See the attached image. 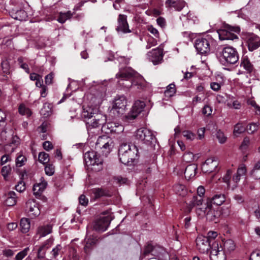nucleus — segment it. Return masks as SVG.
I'll use <instances>...</instances> for the list:
<instances>
[{"mask_svg": "<svg viewBox=\"0 0 260 260\" xmlns=\"http://www.w3.org/2000/svg\"><path fill=\"white\" fill-rule=\"evenodd\" d=\"M116 77L119 80L118 84L126 88L137 86L139 89L145 87V82L142 76L137 75V73L131 68H120Z\"/></svg>", "mask_w": 260, "mask_h": 260, "instance_id": "1", "label": "nucleus"}, {"mask_svg": "<svg viewBox=\"0 0 260 260\" xmlns=\"http://www.w3.org/2000/svg\"><path fill=\"white\" fill-rule=\"evenodd\" d=\"M216 53L221 64L225 66L235 64L239 59L236 49L230 46L218 47Z\"/></svg>", "mask_w": 260, "mask_h": 260, "instance_id": "2", "label": "nucleus"}, {"mask_svg": "<svg viewBox=\"0 0 260 260\" xmlns=\"http://www.w3.org/2000/svg\"><path fill=\"white\" fill-rule=\"evenodd\" d=\"M106 117L103 114H96L95 117L86 121V128L89 136L98 135L103 127H105Z\"/></svg>", "mask_w": 260, "mask_h": 260, "instance_id": "3", "label": "nucleus"}, {"mask_svg": "<svg viewBox=\"0 0 260 260\" xmlns=\"http://www.w3.org/2000/svg\"><path fill=\"white\" fill-rule=\"evenodd\" d=\"M196 212L201 217H206L209 221L217 222L218 219L220 216L221 213L218 207L214 208L208 202L203 206L199 207L196 210Z\"/></svg>", "mask_w": 260, "mask_h": 260, "instance_id": "4", "label": "nucleus"}, {"mask_svg": "<svg viewBox=\"0 0 260 260\" xmlns=\"http://www.w3.org/2000/svg\"><path fill=\"white\" fill-rule=\"evenodd\" d=\"M136 140L153 148L157 143V140L152 132L146 128L138 129L135 133Z\"/></svg>", "mask_w": 260, "mask_h": 260, "instance_id": "5", "label": "nucleus"}, {"mask_svg": "<svg viewBox=\"0 0 260 260\" xmlns=\"http://www.w3.org/2000/svg\"><path fill=\"white\" fill-rule=\"evenodd\" d=\"M84 159L87 166H91L92 170L99 171L102 169L103 159L101 155L94 151L86 152L84 154Z\"/></svg>", "mask_w": 260, "mask_h": 260, "instance_id": "6", "label": "nucleus"}, {"mask_svg": "<svg viewBox=\"0 0 260 260\" xmlns=\"http://www.w3.org/2000/svg\"><path fill=\"white\" fill-rule=\"evenodd\" d=\"M213 43V40L210 36L197 39L194 43V47L197 51L202 54H206L210 51V45Z\"/></svg>", "mask_w": 260, "mask_h": 260, "instance_id": "7", "label": "nucleus"}, {"mask_svg": "<svg viewBox=\"0 0 260 260\" xmlns=\"http://www.w3.org/2000/svg\"><path fill=\"white\" fill-rule=\"evenodd\" d=\"M239 27H232L228 26L224 28L218 30V34L220 40H234L238 39L237 35L234 32H239Z\"/></svg>", "mask_w": 260, "mask_h": 260, "instance_id": "8", "label": "nucleus"}, {"mask_svg": "<svg viewBox=\"0 0 260 260\" xmlns=\"http://www.w3.org/2000/svg\"><path fill=\"white\" fill-rule=\"evenodd\" d=\"M210 260H226V256L221 245H219L217 241L212 244L210 254Z\"/></svg>", "mask_w": 260, "mask_h": 260, "instance_id": "9", "label": "nucleus"}, {"mask_svg": "<svg viewBox=\"0 0 260 260\" xmlns=\"http://www.w3.org/2000/svg\"><path fill=\"white\" fill-rule=\"evenodd\" d=\"M145 106V104L144 102L141 101H136L131 112L125 116V121L127 122H132L143 110Z\"/></svg>", "mask_w": 260, "mask_h": 260, "instance_id": "10", "label": "nucleus"}, {"mask_svg": "<svg viewBox=\"0 0 260 260\" xmlns=\"http://www.w3.org/2000/svg\"><path fill=\"white\" fill-rule=\"evenodd\" d=\"M147 57L154 65L161 63L164 57L163 46L160 45L157 48L148 52Z\"/></svg>", "mask_w": 260, "mask_h": 260, "instance_id": "11", "label": "nucleus"}, {"mask_svg": "<svg viewBox=\"0 0 260 260\" xmlns=\"http://www.w3.org/2000/svg\"><path fill=\"white\" fill-rule=\"evenodd\" d=\"M127 100L124 95H118L116 97L114 101L111 111L116 113L118 115L122 114L126 106Z\"/></svg>", "mask_w": 260, "mask_h": 260, "instance_id": "12", "label": "nucleus"}, {"mask_svg": "<svg viewBox=\"0 0 260 260\" xmlns=\"http://www.w3.org/2000/svg\"><path fill=\"white\" fill-rule=\"evenodd\" d=\"M245 41L248 50L250 51H253L260 47V37L254 34H247Z\"/></svg>", "mask_w": 260, "mask_h": 260, "instance_id": "13", "label": "nucleus"}, {"mask_svg": "<svg viewBox=\"0 0 260 260\" xmlns=\"http://www.w3.org/2000/svg\"><path fill=\"white\" fill-rule=\"evenodd\" d=\"M196 246L197 249L202 253L207 252L211 249L212 244L208 241V239L203 235H199L196 239Z\"/></svg>", "mask_w": 260, "mask_h": 260, "instance_id": "14", "label": "nucleus"}, {"mask_svg": "<svg viewBox=\"0 0 260 260\" xmlns=\"http://www.w3.org/2000/svg\"><path fill=\"white\" fill-rule=\"evenodd\" d=\"M111 220V218L109 216L101 217L94 221L93 229L99 232H104L107 229Z\"/></svg>", "mask_w": 260, "mask_h": 260, "instance_id": "15", "label": "nucleus"}, {"mask_svg": "<svg viewBox=\"0 0 260 260\" xmlns=\"http://www.w3.org/2000/svg\"><path fill=\"white\" fill-rule=\"evenodd\" d=\"M8 11L11 17L16 20L22 21L27 17L26 12L21 9V6L19 7L14 8L11 6H8Z\"/></svg>", "mask_w": 260, "mask_h": 260, "instance_id": "16", "label": "nucleus"}, {"mask_svg": "<svg viewBox=\"0 0 260 260\" xmlns=\"http://www.w3.org/2000/svg\"><path fill=\"white\" fill-rule=\"evenodd\" d=\"M25 211L28 215L34 218L40 214V210L37 203L33 200H29L26 203Z\"/></svg>", "mask_w": 260, "mask_h": 260, "instance_id": "17", "label": "nucleus"}, {"mask_svg": "<svg viewBox=\"0 0 260 260\" xmlns=\"http://www.w3.org/2000/svg\"><path fill=\"white\" fill-rule=\"evenodd\" d=\"M99 113V109L96 106L93 108L91 106L83 107V110L81 113V117L86 122L94 118Z\"/></svg>", "mask_w": 260, "mask_h": 260, "instance_id": "18", "label": "nucleus"}, {"mask_svg": "<svg viewBox=\"0 0 260 260\" xmlns=\"http://www.w3.org/2000/svg\"><path fill=\"white\" fill-rule=\"evenodd\" d=\"M116 30L117 32H121L124 34L131 32L129 29L128 24L127 22V16L126 15L123 14L119 15Z\"/></svg>", "mask_w": 260, "mask_h": 260, "instance_id": "19", "label": "nucleus"}, {"mask_svg": "<svg viewBox=\"0 0 260 260\" xmlns=\"http://www.w3.org/2000/svg\"><path fill=\"white\" fill-rule=\"evenodd\" d=\"M218 165V160L215 157H210L206 159L202 166L203 172L210 173L213 172Z\"/></svg>", "mask_w": 260, "mask_h": 260, "instance_id": "20", "label": "nucleus"}, {"mask_svg": "<svg viewBox=\"0 0 260 260\" xmlns=\"http://www.w3.org/2000/svg\"><path fill=\"white\" fill-rule=\"evenodd\" d=\"M53 241L54 239L52 238H50L40 246L37 251L38 259H43L45 258L46 250L52 245Z\"/></svg>", "mask_w": 260, "mask_h": 260, "instance_id": "21", "label": "nucleus"}, {"mask_svg": "<svg viewBox=\"0 0 260 260\" xmlns=\"http://www.w3.org/2000/svg\"><path fill=\"white\" fill-rule=\"evenodd\" d=\"M125 153L128 154H131V153L138 154V150L135 145H130L127 143H122L119 146L118 155H122Z\"/></svg>", "mask_w": 260, "mask_h": 260, "instance_id": "22", "label": "nucleus"}, {"mask_svg": "<svg viewBox=\"0 0 260 260\" xmlns=\"http://www.w3.org/2000/svg\"><path fill=\"white\" fill-rule=\"evenodd\" d=\"M185 2L183 0H167L165 5L167 8H173L175 10L180 11L185 6Z\"/></svg>", "mask_w": 260, "mask_h": 260, "instance_id": "23", "label": "nucleus"}, {"mask_svg": "<svg viewBox=\"0 0 260 260\" xmlns=\"http://www.w3.org/2000/svg\"><path fill=\"white\" fill-rule=\"evenodd\" d=\"M180 19L183 22V26L186 27L191 26L195 24L198 20L196 17L190 12L186 15H183L180 17Z\"/></svg>", "mask_w": 260, "mask_h": 260, "instance_id": "24", "label": "nucleus"}, {"mask_svg": "<svg viewBox=\"0 0 260 260\" xmlns=\"http://www.w3.org/2000/svg\"><path fill=\"white\" fill-rule=\"evenodd\" d=\"M120 162L124 165H131L133 161L137 158L138 154L131 153V154L124 153L122 155H118Z\"/></svg>", "mask_w": 260, "mask_h": 260, "instance_id": "25", "label": "nucleus"}, {"mask_svg": "<svg viewBox=\"0 0 260 260\" xmlns=\"http://www.w3.org/2000/svg\"><path fill=\"white\" fill-rule=\"evenodd\" d=\"M110 192L100 188H95L91 190V197L94 199H98L102 197H110Z\"/></svg>", "mask_w": 260, "mask_h": 260, "instance_id": "26", "label": "nucleus"}, {"mask_svg": "<svg viewBox=\"0 0 260 260\" xmlns=\"http://www.w3.org/2000/svg\"><path fill=\"white\" fill-rule=\"evenodd\" d=\"M197 168V166L195 164H193L188 165L184 171L185 178L189 180L193 178L196 174Z\"/></svg>", "mask_w": 260, "mask_h": 260, "instance_id": "27", "label": "nucleus"}, {"mask_svg": "<svg viewBox=\"0 0 260 260\" xmlns=\"http://www.w3.org/2000/svg\"><path fill=\"white\" fill-rule=\"evenodd\" d=\"M225 200V197L224 194H216L211 200L208 201L211 205L214 204L216 206L221 205Z\"/></svg>", "mask_w": 260, "mask_h": 260, "instance_id": "28", "label": "nucleus"}, {"mask_svg": "<svg viewBox=\"0 0 260 260\" xmlns=\"http://www.w3.org/2000/svg\"><path fill=\"white\" fill-rule=\"evenodd\" d=\"M17 198L16 193L13 191H10L6 195L5 204L8 206H13L17 203Z\"/></svg>", "mask_w": 260, "mask_h": 260, "instance_id": "29", "label": "nucleus"}, {"mask_svg": "<svg viewBox=\"0 0 260 260\" xmlns=\"http://www.w3.org/2000/svg\"><path fill=\"white\" fill-rule=\"evenodd\" d=\"M47 183L44 179L41 178V182L35 184L33 186L34 193L36 195H39L46 188Z\"/></svg>", "mask_w": 260, "mask_h": 260, "instance_id": "30", "label": "nucleus"}, {"mask_svg": "<svg viewBox=\"0 0 260 260\" xmlns=\"http://www.w3.org/2000/svg\"><path fill=\"white\" fill-rule=\"evenodd\" d=\"M240 66L243 67L249 73H251L254 70V67L247 56H244L242 58Z\"/></svg>", "mask_w": 260, "mask_h": 260, "instance_id": "31", "label": "nucleus"}, {"mask_svg": "<svg viewBox=\"0 0 260 260\" xmlns=\"http://www.w3.org/2000/svg\"><path fill=\"white\" fill-rule=\"evenodd\" d=\"M37 232L41 237H45L52 232V226L50 224L41 225L38 228Z\"/></svg>", "mask_w": 260, "mask_h": 260, "instance_id": "32", "label": "nucleus"}, {"mask_svg": "<svg viewBox=\"0 0 260 260\" xmlns=\"http://www.w3.org/2000/svg\"><path fill=\"white\" fill-rule=\"evenodd\" d=\"M203 199L201 197L194 196L192 197L191 201H190L188 205V210L190 211L192 208L194 206H203Z\"/></svg>", "mask_w": 260, "mask_h": 260, "instance_id": "33", "label": "nucleus"}, {"mask_svg": "<svg viewBox=\"0 0 260 260\" xmlns=\"http://www.w3.org/2000/svg\"><path fill=\"white\" fill-rule=\"evenodd\" d=\"M73 14L71 11L66 12H60L57 18V20L60 23H64L67 20L70 19L73 16Z\"/></svg>", "mask_w": 260, "mask_h": 260, "instance_id": "34", "label": "nucleus"}, {"mask_svg": "<svg viewBox=\"0 0 260 260\" xmlns=\"http://www.w3.org/2000/svg\"><path fill=\"white\" fill-rule=\"evenodd\" d=\"M108 142L111 143V139L109 137L106 136L99 137L95 143V149L99 150L101 146H104L106 144H108Z\"/></svg>", "mask_w": 260, "mask_h": 260, "instance_id": "35", "label": "nucleus"}, {"mask_svg": "<svg viewBox=\"0 0 260 260\" xmlns=\"http://www.w3.org/2000/svg\"><path fill=\"white\" fill-rule=\"evenodd\" d=\"M20 226L21 228V231L23 233H27L30 229V224L28 219L27 218H22L20 222Z\"/></svg>", "mask_w": 260, "mask_h": 260, "instance_id": "36", "label": "nucleus"}, {"mask_svg": "<svg viewBox=\"0 0 260 260\" xmlns=\"http://www.w3.org/2000/svg\"><path fill=\"white\" fill-rule=\"evenodd\" d=\"M173 189L175 193L181 196H185L187 193L185 186L182 184H176L174 186Z\"/></svg>", "mask_w": 260, "mask_h": 260, "instance_id": "37", "label": "nucleus"}, {"mask_svg": "<svg viewBox=\"0 0 260 260\" xmlns=\"http://www.w3.org/2000/svg\"><path fill=\"white\" fill-rule=\"evenodd\" d=\"M176 91L175 85L174 83H171L167 87V89L165 91V96L172 97L175 94Z\"/></svg>", "mask_w": 260, "mask_h": 260, "instance_id": "38", "label": "nucleus"}, {"mask_svg": "<svg viewBox=\"0 0 260 260\" xmlns=\"http://www.w3.org/2000/svg\"><path fill=\"white\" fill-rule=\"evenodd\" d=\"M223 250L231 252L233 251L235 248V245L232 240L228 239L226 240L223 243Z\"/></svg>", "mask_w": 260, "mask_h": 260, "instance_id": "39", "label": "nucleus"}, {"mask_svg": "<svg viewBox=\"0 0 260 260\" xmlns=\"http://www.w3.org/2000/svg\"><path fill=\"white\" fill-rule=\"evenodd\" d=\"M112 144L113 142L111 139V143L108 142V144H106L104 146H101V148H99L103 155L107 156L110 153L113 146Z\"/></svg>", "mask_w": 260, "mask_h": 260, "instance_id": "40", "label": "nucleus"}, {"mask_svg": "<svg viewBox=\"0 0 260 260\" xmlns=\"http://www.w3.org/2000/svg\"><path fill=\"white\" fill-rule=\"evenodd\" d=\"M40 113L44 117L49 116L51 113V105L48 103H45L40 110Z\"/></svg>", "mask_w": 260, "mask_h": 260, "instance_id": "41", "label": "nucleus"}, {"mask_svg": "<svg viewBox=\"0 0 260 260\" xmlns=\"http://www.w3.org/2000/svg\"><path fill=\"white\" fill-rule=\"evenodd\" d=\"M62 253V247L60 244H57L50 252L52 257L54 258H56L59 255H61Z\"/></svg>", "mask_w": 260, "mask_h": 260, "instance_id": "42", "label": "nucleus"}, {"mask_svg": "<svg viewBox=\"0 0 260 260\" xmlns=\"http://www.w3.org/2000/svg\"><path fill=\"white\" fill-rule=\"evenodd\" d=\"M245 130V127L243 124L239 122L235 125L233 134L235 136L238 137L239 135L243 133Z\"/></svg>", "mask_w": 260, "mask_h": 260, "instance_id": "43", "label": "nucleus"}, {"mask_svg": "<svg viewBox=\"0 0 260 260\" xmlns=\"http://www.w3.org/2000/svg\"><path fill=\"white\" fill-rule=\"evenodd\" d=\"M29 250V247H25L22 250L17 253L15 255V259L22 260L27 255Z\"/></svg>", "mask_w": 260, "mask_h": 260, "instance_id": "44", "label": "nucleus"}, {"mask_svg": "<svg viewBox=\"0 0 260 260\" xmlns=\"http://www.w3.org/2000/svg\"><path fill=\"white\" fill-rule=\"evenodd\" d=\"M38 159L41 163L45 164L49 161V155L45 152H40L38 156Z\"/></svg>", "mask_w": 260, "mask_h": 260, "instance_id": "45", "label": "nucleus"}, {"mask_svg": "<svg viewBox=\"0 0 260 260\" xmlns=\"http://www.w3.org/2000/svg\"><path fill=\"white\" fill-rule=\"evenodd\" d=\"M11 167L9 166H4L1 170V173L5 180H7L11 172Z\"/></svg>", "mask_w": 260, "mask_h": 260, "instance_id": "46", "label": "nucleus"}, {"mask_svg": "<svg viewBox=\"0 0 260 260\" xmlns=\"http://www.w3.org/2000/svg\"><path fill=\"white\" fill-rule=\"evenodd\" d=\"M19 112L22 115H26L29 117L31 114V112L30 109L25 107V105L21 104L19 107Z\"/></svg>", "mask_w": 260, "mask_h": 260, "instance_id": "47", "label": "nucleus"}, {"mask_svg": "<svg viewBox=\"0 0 260 260\" xmlns=\"http://www.w3.org/2000/svg\"><path fill=\"white\" fill-rule=\"evenodd\" d=\"M154 247L150 243H148L144 248V250L143 252L141 255L142 258L147 256L149 253L151 252H153Z\"/></svg>", "mask_w": 260, "mask_h": 260, "instance_id": "48", "label": "nucleus"}, {"mask_svg": "<svg viewBox=\"0 0 260 260\" xmlns=\"http://www.w3.org/2000/svg\"><path fill=\"white\" fill-rule=\"evenodd\" d=\"M95 240L93 238H86L85 239V242L86 243L85 246H84V249L87 252L88 250H89L91 246L93 245L95 243Z\"/></svg>", "mask_w": 260, "mask_h": 260, "instance_id": "49", "label": "nucleus"}, {"mask_svg": "<svg viewBox=\"0 0 260 260\" xmlns=\"http://www.w3.org/2000/svg\"><path fill=\"white\" fill-rule=\"evenodd\" d=\"M2 70L6 74H9L10 73V67L9 62L7 60H3L1 63Z\"/></svg>", "mask_w": 260, "mask_h": 260, "instance_id": "50", "label": "nucleus"}, {"mask_svg": "<svg viewBox=\"0 0 260 260\" xmlns=\"http://www.w3.org/2000/svg\"><path fill=\"white\" fill-rule=\"evenodd\" d=\"M26 160V158L24 156L19 154L16 159V166L17 167H21L24 165Z\"/></svg>", "mask_w": 260, "mask_h": 260, "instance_id": "51", "label": "nucleus"}, {"mask_svg": "<svg viewBox=\"0 0 260 260\" xmlns=\"http://www.w3.org/2000/svg\"><path fill=\"white\" fill-rule=\"evenodd\" d=\"M22 0H9V3L6 5V10L8 11V6L10 5L14 8L21 6Z\"/></svg>", "mask_w": 260, "mask_h": 260, "instance_id": "52", "label": "nucleus"}, {"mask_svg": "<svg viewBox=\"0 0 260 260\" xmlns=\"http://www.w3.org/2000/svg\"><path fill=\"white\" fill-rule=\"evenodd\" d=\"M216 136L219 142L221 144L225 143L226 141V137L224 136L223 133L220 130L217 131Z\"/></svg>", "mask_w": 260, "mask_h": 260, "instance_id": "53", "label": "nucleus"}, {"mask_svg": "<svg viewBox=\"0 0 260 260\" xmlns=\"http://www.w3.org/2000/svg\"><path fill=\"white\" fill-rule=\"evenodd\" d=\"M55 168L52 164H48L45 168V173L48 176H52L54 173Z\"/></svg>", "mask_w": 260, "mask_h": 260, "instance_id": "54", "label": "nucleus"}, {"mask_svg": "<svg viewBox=\"0 0 260 260\" xmlns=\"http://www.w3.org/2000/svg\"><path fill=\"white\" fill-rule=\"evenodd\" d=\"M182 135L186 140L192 141L196 137L195 134L189 131H184L182 132Z\"/></svg>", "mask_w": 260, "mask_h": 260, "instance_id": "55", "label": "nucleus"}, {"mask_svg": "<svg viewBox=\"0 0 260 260\" xmlns=\"http://www.w3.org/2000/svg\"><path fill=\"white\" fill-rule=\"evenodd\" d=\"M232 174V171L230 170H229L227 171L226 173L223 177V181L227 184L228 187H230V185H231V177Z\"/></svg>", "mask_w": 260, "mask_h": 260, "instance_id": "56", "label": "nucleus"}, {"mask_svg": "<svg viewBox=\"0 0 260 260\" xmlns=\"http://www.w3.org/2000/svg\"><path fill=\"white\" fill-rule=\"evenodd\" d=\"M217 235L218 234L217 232L209 231L207 234V236H205V237L208 239V241H210L211 244H212L213 241L217 237ZM214 242V241H213V242Z\"/></svg>", "mask_w": 260, "mask_h": 260, "instance_id": "57", "label": "nucleus"}, {"mask_svg": "<svg viewBox=\"0 0 260 260\" xmlns=\"http://www.w3.org/2000/svg\"><path fill=\"white\" fill-rule=\"evenodd\" d=\"M212 109L210 106L206 105L202 109V113L206 116L211 115Z\"/></svg>", "mask_w": 260, "mask_h": 260, "instance_id": "58", "label": "nucleus"}, {"mask_svg": "<svg viewBox=\"0 0 260 260\" xmlns=\"http://www.w3.org/2000/svg\"><path fill=\"white\" fill-rule=\"evenodd\" d=\"M157 41L153 38H149L147 41V44L146 46L147 49H150L151 47L157 45Z\"/></svg>", "mask_w": 260, "mask_h": 260, "instance_id": "59", "label": "nucleus"}, {"mask_svg": "<svg viewBox=\"0 0 260 260\" xmlns=\"http://www.w3.org/2000/svg\"><path fill=\"white\" fill-rule=\"evenodd\" d=\"M15 189L19 192H22L25 190V184L23 181L19 182L16 186Z\"/></svg>", "mask_w": 260, "mask_h": 260, "instance_id": "60", "label": "nucleus"}, {"mask_svg": "<svg viewBox=\"0 0 260 260\" xmlns=\"http://www.w3.org/2000/svg\"><path fill=\"white\" fill-rule=\"evenodd\" d=\"M79 202L80 205L86 206L88 203V199L85 197V195L82 194L79 198Z\"/></svg>", "mask_w": 260, "mask_h": 260, "instance_id": "61", "label": "nucleus"}, {"mask_svg": "<svg viewBox=\"0 0 260 260\" xmlns=\"http://www.w3.org/2000/svg\"><path fill=\"white\" fill-rule=\"evenodd\" d=\"M252 209L254 210V213L256 218L259 219L260 218V211L258 205L257 203H254L253 204Z\"/></svg>", "mask_w": 260, "mask_h": 260, "instance_id": "62", "label": "nucleus"}, {"mask_svg": "<svg viewBox=\"0 0 260 260\" xmlns=\"http://www.w3.org/2000/svg\"><path fill=\"white\" fill-rule=\"evenodd\" d=\"M246 172V167L244 165H241L238 169L237 174L240 176H243L245 175Z\"/></svg>", "mask_w": 260, "mask_h": 260, "instance_id": "63", "label": "nucleus"}, {"mask_svg": "<svg viewBox=\"0 0 260 260\" xmlns=\"http://www.w3.org/2000/svg\"><path fill=\"white\" fill-rule=\"evenodd\" d=\"M249 260H260V251H253L250 256Z\"/></svg>", "mask_w": 260, "mask_h": 260, "instance_id": "64", "label": "nucleus"}]
</instances>
